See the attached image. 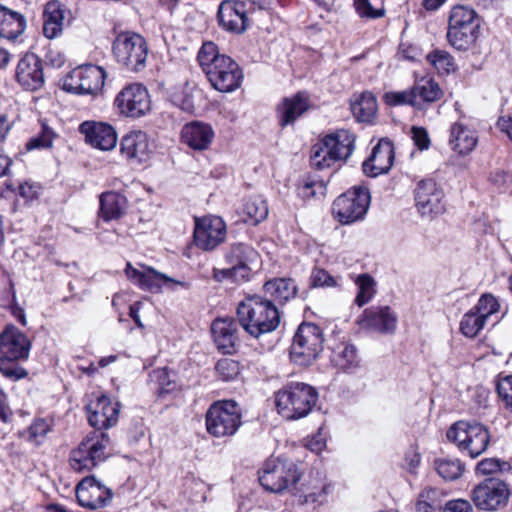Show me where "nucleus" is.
I'll return each instance as SVG.
<instances>
[{"mask_svg":"<svg viewBox=\"0 0 512 512\" xmlns=\"http://www.w3.org/2000/svg\"><path fill=\"white\" fill-rule=\"evenodd\" d=\"M510 468V465L507 462L500 461L495 458H487L482 460L477 465V471L483 475L494 474L497 472H502Z\"/></svg>","mask_w":512,"mask_h":512,"instance_id":"nucleus-54","label":"nucleus"},{"mask_svg":"<svg viewBox=\"0 0 512 512\" xmlns=\"http://www.w3.org/2000/svg\"><path fill=\"white\" fill-rule=\"evenodd\" d=\"M416 207L424 217H434L445 210L444 192L432 179L421 180L414 191Z\"/></svg>","mask_w":512,"mask_h":512,"instance_id":"nucleus-17","label":"nucleus"},{"mask_svg":"<svg viewBox=\"0 0 512 512\" xmlns=\"http://www.w3.org/2000/svg\"><path fill=\"white\" fill-rule=\"evenodd\" d=\"M216 373L223 381L235 380L240 375V364L239 362L230 359H220L215 367Z\"/></svg>","mask_w":512,"mask_h":512,"instance_id":"nucleus-50","label":"nucleus"},{"mask_svg":"<svg viewBox=\"0 0 512 512\" xmlns=\"http://www.w3.org/2000/svg\"><path fill=\"white\" fill-rule=\"evenodd\" d=\"M56 138H58L57 133L46 123H42L41 132L27 142L26 148L27 150L51 148Z\"/></svg>","mask_w":512,"mask_h":512,"instance_id":"nucleus-48","label":"nucleus"},{"mask_svg":"<svg viewBox=\"0 0 512 512\" xmlns=\"http://www.w3.org/2000/svg\"><path fill=\"white\" fill-rule=\"evenodd\" d=\"M427 61L439 74L445 75L456 70L454 58L444 50H434L426 56Z\"/></svg>","mask_w":512,"mask_h":512,"instance_id":"nucleus-42","label":"nucleus"},{"mask_svg":"<svg viewBox=\"0 0 512 512\" xmlns=\"http://www.w3.org/2000/svg\"><path fill=\"white\" fill-rule=\"evenodd\" d=\"M52 431V425L44 418L35 419L27 428L18 431V437L31 445L40 446L46 440L48 433Z\"/></svg>","mask_w":512,"mask_h":512,"instance_id":"nucleus-38","label":"nucleus"},{"mask_svg":"<svg viewBox=\"0 0 512 512\" xmlns=\"http://www.w3.org/2000/svg\"><path fill=\"white\" fill-rule=\"evenodd\" d=\"M88 421L96 429H108L114 426L119 418L120 404L111 402V400L101 395L95 401H91L87 406Z\"/></svg>","mask_w":512,"mask_h":512,"instance_id":"nucleus-22","label":"nucleus"},{"mask_svg":"<svg viewBox=\"0 0 512 512\" xmlns=\"http://www.w3.org/2000/svg\"><path fill=\"white\" fill-rule=\"evenodd\" d=\"M446 436L462 453L471 458L483 454L490 443L488 428L477 421H457L447 430Z\"/></svg>","mask_w":512,"mask_h":512,"instance_id":"nucleus-5","label":"nucleus"},{"mask_svg":"<svg viewBox=\"0 0 512 512\" xmlns=\"http://www.w3.org/2000/svg\"><path fill=\"white\" fill-rule=\"evenodd\" d=\"M398 317L389 306H371L365 309L358 320L362 329L380 334H393Z\"/></svg>","mask_w":512,"mask_h":512,"instance_id":"nucleus-18","label":"nucleus"},{"mask_svg":"<svg viewBox=\"0 0 512 512\" xmlns=\"http://www.w3.org/2000/svg\"><path fill=\"white\" fill-rule=\"evenodd\" d=\"M263 290L273 303H285L296 297L298 287L291 278H274L264 283Z\"/></svg>","mask_w":512,"mask_h":512,"instance_id":"nucleus-33","label":"nucleus"},{"mask_svg":"<svg viewBox=\"0 0 512 512\" xmlns=\"http://www.w3.org/2000/svg\"><path fill=\"white\" fill-rule=\"evenodd\" d=\"M108 444L109 437L103 432L86 436L71 453V467L78 472L92 470L106 459Z\"/></svg>","mask_w":512,"mask_h":512,"instance_id":"nucleus-11","label":"nucleus"},{"mask_svg":"<svg viewBox=\"0 0 512 512\" xmlns=\"http://www.w3.org/2000/svg\"><path fill=\"white\" fill-rule=\"evenodd\" d=\"M435 468L438 474L445 480H455L459 478L463 471L464 466L458 459L443 458L435 461Z\"/></svg>","mask_w":512,"mask_h":512,"instance_id":"nucleus-43","label":"nucleus"},{"mask_svg":"<svg viewBox=\"0 0 512 512\" xmlns=\"http://www.w3.org/2000/svg\"><path fill=\"white\" fill-rule=\"evenodd\" d=\"M213 278L217 282H222L223 280L226 279L239 280L240 274L236 270H233L232 266H228L227 268L223 269L214 268Z\"/></svg>","mask_w":512,"mask_h":512,"instance_id":"nucleus-58","label":"nucleus"},{"mask_svg":"<svg viewBox=\"0 0 512 512\" xmlns=\"http://www.w3.org/2000/svg\"><path fill=\"white\" fill-rule=\"evenodd\" d=\"M416 99L420 102H435L439 100L443 91L432 78H422L412 87Z\"/></svg>","mask_w":512,"mask_h":512,"instance_id":"nucleus-40","label":"nucleus"},{"mask_svg":"<svg viewBox=\"0 0 512 512\" xmlns=\"http://www.w3.org/2000/svg\"><path fill=\"white\" fill-rule=\"evenodd\" d=\"M31 349L28 337L14 326L0 334V357L27 360Z\"/></svg>","mask_w":512,"mask_h":512,"instance_id":"nucleus-24","label":"nucleus"},{"mask_svg":"<svg viewBox=\"0 0 512 512\" xmlns=\"http://www.w3.org/2000/svg\"><path fill=\"white\" fill-rule=\"evenodd\" d=\"M326 187L323 182L316 180H307L304 181L298 187V194L306 199L315 196L317 193L323 195L325 193Z\"/></svg>","mask_w":512,"mask_h":512,"instance_id":"nucleus-55","label":"nucleus"},{"mask_svg":"<svg viewBox=\"0 0 512 512\" xmlns=\"http://www.w3.org/2000/svg\"><path fill=\"white\" fill-rule=\"evenodd\" d=\"M351 111L359 122H371L377 112V101L370 92L354 96L351 101Z\"/></svg>","mask_w":512,"mask_h":512,"instance_id":"nucleus-36","label":"nucleus"},{"mask_svg":"<svg viewBox=\"0 0 512 512\" xmlns=\"http://www.w3.org/2000/svg\"><path fill=\"white\" fill-rule=\"evenodd\" d=\"M497 127L512 140V117H500Z\"/></svg>","mask_w":512,"mask_h":512,"instance_id":"nucleus-63","label":"nucleus"},{"mask_svg":"<svg viewBox=\"0 0 512 512\" xmlns=\"http://www.w3.org/2000/svg\"><path fill=\"white\" fill-rule=\"evenodd\" d=\"M385 102L390 106L410 105L420 107V102L416 99L413 89L403 91H391L384 94Z\"/></svg>","mask_w":512,"mask_h":512,"instance_id":"nucleus-47","label":"nucleus"},{"mask_svg":"<svg viewBox=\"0 0 512 512\" xmlns=\"http://www.w3.org/2000/svg\"><path fill=\"white\" fill-rule=\"evenodd\" d=\"M499 307L497 299L492 294H483L472 309L487 322L492 314L498 312Z\"/></svg>","mask_w":512,"mask_h":512,"instance_id":"nucleus-51","label":"nucleus"},{"mask_svg":"<svg viewBox=\"0 0 512 512\" xmlns=\"http://www.w3.org/2000/svg\"><path fill=\"white\" fill-rule=\"evenodd\" d=\"M394 162V145L389 139H381L373 147L370 157L362 164L363 172L370 177L387 173Z\"/></svg>","mask_w":512,"mask_h":512,"instance_id":"nucleus-25","label":"nucleus"},{"mask_svg":"<svg viewBox=\"0 0 512 512\" xmlns=\"http://www.w3.org/2000/svg\"><path fill=\"white\" fill-rule=\"evenodd\" d=\"M113 54L118 63L130 71L144 69L148 57V46L145 39L132 32L119 34L113 43Z\"/></svg>","mask_w":512,"mask_h":512,"instance_id":"nucleus-10","label":"nucleus"},{"mask_svg":"<svg viewBox=\"0 0 512 512\" xmlns=\"http://www.w3.org/2000/svg\"><path fill=\"white\" fill-rule=\"evenodd\" d=\"M318 400L316 389L303 382H291L276 393L278 413L287 420L307 416Z\"/></svg>","mask_w":512,"mask_h":512,"instance_id":"nucleus-3","label":"nucleus"},{"mask_svg":"<svg viewBox=\"0 0 512 512\" xmlns=\"http://www.w3.org/2000/svg\"><path fill=\"white\" fill-rule=\"evenodd\" d=\"M112 492L94 477L82 479L76 487L78 503L85 508L99 509L108 505L112 500Z\"/></svg>","mask_w":512,"mask_h":512,"instance_id":"nucleus-19","label":"nucleus"},{"mask_svg":"<svg viewBox=\"0 0 512 512\" xmlns=\"http://www.w3.org/2000/svg\"><path fill=\"white\" fill-rule=\"evenodd\" d=\"M243 213L247 216L246 221L258 224L268 215L267 203L261 196L250 197L244 203Z\"/></svg>","mask_w":512,"mask_h":512,"instance_id":"nucleus-41","label":"nucleus"},{"mask_svg":"<svg viewBox=\"0 0 512 512\" xmlns=\"http://www.w3.org/2000/svg\"><path fill=\"white\" fill-rule=\"evenodd\" d=\"M125 273L127 278L133 283L140 285L142 278L144 277L145 268L143 270L134 268L130 263L126 264Z\"/></svg>","mask_w":512,"mask_h":512,"instance_id":"nucleus-62","label":"nucleus"},{"mask_svg":"<svg viewBox=\"0 0 512 512\" xmlns=\"http://www.w3.org/2000/svg\"><path fill=\"white\" fill-rule=\"evenodd\" d=\"M22 360L0 357V373L6 379L17 382L28 376V371L20 365Z\"/></svg>","mask_w":512,"mask_h":512,"instance_id":"nucleus-44","label":"nucleus"},{"mask_svg":"<svg viewBox=\"0 0 512 512\" xmlns=\"http://www.w3.org/2000/svg\"><path fill=\"white\" fill-rule=\"evenodd\" d=\"M480 21L476 12L466 6H455L450 13L447 39L459 50L467 51L479 36Z\"/></svg>","mask_w":512,"mask_h":512,"instance_id":"nucleus-6","label":"nucleus"},{"mask_svg":"<svg viewBox=\"0 0 512 512\" xmlns=\"http://www.w3.org/2000/svg\"><path fill=\"white\" fill-rule=\"evenodd\" d=\"M121 153L133 163L146 162L151 154L148 136L143 131H131L121 140Z\"/></svg>","mask_w":512,"mask_h":512,"instance_id":"nucleus-27","label":"nucleus"},{"mask_svg":"<svg viewBox=\"0 0 512 512\" xmlns=\"http://www.w3.org/2000/svg\"><path fill=\"white\" fill-rule=\"evenodd\" d=\"M355 8L361 17L379 18L384 14V9L374 8L371 0H354Z\"/></svg>","mask_w":512,"mask_h":512,"instance_id":"nucleus-56","label":"nucleus"},{"mask_svg":"<svg viewBox=\"0 0 512 512\" xmlns=\"http://www.w3.org/2000/svg\"><path fill=\"white\" fill-rule=\"evenodd\" d=\"M322 329L314 323H302L293 338L291 359L298 365H309L323 350Z\"/></svg>","mask_w":512,"mask_h":512,"instance_id":"nucleus-7","label":"nucleus"},{"mask_svg":"<svg viewBox=\"0 0 512 512\" xmlns=\"http://www.w3.org/2000/svg\"><path fill=\"white\" fill-rule=\"evenodd\" d=\"M214 138V131L209 124L191 122L183 126L181 131L182 142L194 150H206Z\"/></svg>","mask_w":512,"mask_h":512,"instance_id":"nucleus-28","label":"nucleus"},{"mask_svg":"<svg viewBox=\"0 0 512 512\" xmlns=\"http://www.w3.org/2000/svg\"><path fill=\"white\" fill-rule=\"evenodd\" d=\"M337 286V280L326 270L314 268L310 275L311 288H329Z\"/></svg>","mask_w":512,"mask_h":512,"instance_id":"nucleus-52","label":"nucleus"},{"mask_svg":"<svg viewBox=\"0 0 512 512\" xmlns=\"http://www.w3.org/2000/svg\"><path fill=\"white\" fill-rule=\"evenodd\" d=\"M226 234V224L221 217L206 216L195 219L194 242L204 251L218 247L225 240Z\"/></svg>","mask_w":512,"mask_h":512,"instance_id":"nucleus-16","label":"nucleus"},{"mask_svg":"<svg viewBox=\"0 0 512 512\" xmlns=\"http://www.w3.org/2000/svg\"><path fill=\"white\" fill-rule=\"evenodd\" d=\"M16 80L29 91L41 88L44 84L42 60L33 53L23 56L16 67Z\"/></svg>","mask_w":512,"mask_h":512,"instance_id":"nucleus-23","label":"nucleus"},{"mask_svg":"<svg viewBox=\"0 0 512 512\" xmlns=\"http://www.w3.org/2000/svg\"><path fill=\"white\" fill-rule=\"evenodd\" d=\"M64 6L57 0L49 1L43 9V34L48 39L57 38L63 31Z\"/></svg>","mask_w":512,"mask_h":512,"instance_id":"nucleus-31","label":"nucleus"},{"mask_svg":"<svg viewBox=\"0 0 512 512\" xmlns=\"http://www.w3.org/2000/svg\"><path fill=\"white\" fill-rule=\"evenodd\" d=\"M156 380L160 386V393H167L172 388L171 385L173 384L170 380V376L167 369H161L155 371Z\"/></svg>","mask_w":512,"mask_h":512,"instance_id":"nucleus-60","label":"nucleus"},{"mask_svg":"<svg viewBox=\"0 0 512 512\" xmlns=\"http://www.w3.org/2000/svg\"><path fill=\"white\" fill-rule=\"evenodd\" d=\"M241 424L240 408L232 400L216 402L206 413L207 432L214 437L232 436Z\"/></svg>","mask_w":512,"mask_h":512,"instance_id":"nucleus-9","label":"nucleus"},{"mask_svg":"<svg viewBox=\"0 0 512 512\" xmlns=\"http://www.w3.org/2000/svg\"><path fill=\"white\" fill-rule=\"evenodd\" d=\"M197 60L211 86L221 93L237 90L244 75L239 64L231 57L221 54L213 42H204L198 51Z\"/></svg>","mask_w":512,"mask_h":512,"instance_id":"nucleus-1","label":"nucleus"},{"mask_svg":"<svg viewBox=\"0 0 512 512\" xmlns=\"http://www.w3.org/2000/svg\"><path fill=\"white\" fill-rule=\"evenodd\" d=\"M10 419V412L6 404V394L0 389V420L8 422Z\"/></svg>","mask_w":512,"mask_h":512,"instance_id":"nucleus-64","label":"nucleus"},{"mask_svg":"<svg viewBox=\"0 0 512 512\" xmlns=\"http://www.w3.org/2000/svg\"><path fill=\"white\" fill-rule=\"evenodd\" d=\"M105 71L96 65H84L73 69L64 82V88L79 95H95L103 87Z\"/></svg>","mask_w":512,"mask_h":512,"instance_id":"nucleus-13","label":"nucleus"},{"mask_svg":"<svg viewBox=\"0 0 512 512\" xmlns=\"http://www.w3.org/2000/svg\"><path fill=\"white\" fill-rule=\"evenodd\" d=\"M79 131L85 135L86 141L95 148L111 150L117 144V134L111 125L85 121L80 125Z\"/></svg>","mask_w":512,"mask_h":512,"instance_id":"nucleus-26","label":"nucleus"},{"mask_svg":"<svg viewBox=\"0 0 512 512\" xmlns=\"http://www.w3.org/2000/svg\"><path fill=\"white\" fill-rule=\"evenodd\" d=\"M355 136L341 129L329 134L311 150V164L317 169L330 167L333 163L345 161L354 150Z\"/></svg>","mask_w":512,"mask_h":512,"instance_id":"nucleus-4","label":"nucleus"},{"mask_svg":"<svg viewBox=\"0 0 512 512\" xmlns=\"http://www.w3.org/2000/svg\"><path fill=\"white\" fill-rule=\"evenodd\" d=\"M300 477L301 474L294 463L271 459L264 464L259 482L265 490L280 493L296 484Z\"/></svg>","mask_w":512,"mask_h":512,"instance_id":"nucleus-12","label":"nucleus"},{"mask_svg":"<svg viewBox=\"0 0 512 512\" xmlns=\"http://www.w3.org/2000/svg\"><path fill=\"white\" fill-rule=\"evenodd\" d=\"M161 282H174V280L157 272L153 268H145L144 277L142 278L139 287L151 292H157L161 288Z\"/></svg>","mask_w":512,"mask_h":512,"instance_id":"nucleus-49","label":"nucleus"},{"mask_svg":"<svg viewBox=\"0 0 512 512\" xmlns=\"http://www.w3.org/2000/svg\"><path fill=\"white\" fill-rule=\"evenodd\" d=\"M237 316L244 331L254 338L275 331L281 319L272 300L258 294L247 295L238 304Z\"/></svg>","mask_w":512,"mask_h":512,"instance_id":"nucleus-2","label":"nucleus"},{"mask_svg":"<svg viewBox=\"0 0 512 512\" xmlns=\"http://www.w3.org/2000/svg\"><path fill=\"white\" fill-rule=\"evenodd\" d=\"M119 112L127 117L138 118L146 115L151 108L147 89L138 83L124 87L115 98Z\"/></svg>","mask_w":512,"mask_h":512,"instance_id":"nucleus-15","label":"nucleus"},{"mask_svg":"<svg viewBox=\"0 0 512 512\" xmlns=\"http://www.w3.org/2000/svg\"><path fill=\"white\" fill-rule=\"evenodd\" d=\"M258 259V252L250 245L235 242L224 251V260L240 274V280H248L252 271V264Z\"/></svg>","mask_w":512,"mask_h":512,"instance_id":"nucleus-21","label":"nucleus"},{"mask_svg":"<svg viewBox=\"0 0 512 512\" xmlns=\"http://www.w3.org/2000/svg\"><path fill=\"white\" fill-rule=\"evenodd\" d=\"M486 322L473 309L464 314L460 322V330L466 336L473 338L483 329Z\"/></svg>","mask_w":512,"mask_h":512,"instance_id":"nucleus-46","label":"nucleus"},{"mask_svg":"<svg viewBox=\"0 0 512 512\" xmlns=\"http://www.w3.org/2000/svg\"><path fill=\"white\" fill-rule=\"evenodd\" d=\"M26 28L23 14L0 4V37L8 40L16 39Z\"/></svg>","mask_w":512,"mask_h":512,"instance_id":"nucleus-32","label":"nucleus"},{"mask_svg":"<svg viewBox=\"0 0 512 512\" xmlns=\"http://www.w3.org/2000/svg\"><path fill=\"white\" fill-rule=\"evenodd\" d=\"M212 335L217 348L224 354L235 351L237 323L233 319H216L211 326Z\"/></svg>","mask_w":512,"mask_h":512,"instance_id":"nucleus-29","label":"nucleus"},{"mask_svg":"<svg viewBox=\"0 0 512 512\" xmlns=\"http://www.w3.org/2000/svg\"><path fill=\"white\" fill-rule=\"evenodd\" d=\"M331 360L336 367L347 373L354 372L360 363L355 346L345 343L332 351Z\"/></svg>","mask_w":512,"mask_h":512,"instance_id":"nucleus-37","label":"nucleus"},{"mask_svg":"<svg viewBox=\"0 0 512 512\" xmlns=\"http://www.w3.org/2000/svg\"><path fill=\"white\" fill-rule=\"evenodd\" d=\"M411 137L414 144L418 147L419 150H427L430 145V139L428 136V132L423 127H412L411 128Z\"/></svg>","mask_w":512,"mask_h":512,"instance_id":"nucleus-57","label":"nucleus"},{"mask_svg":"<svg viewBox=\"0 0 512 512\" xmlns=\"http://www.w3.org/2000/svg\"><path fill=\"white\" fill-rule=\"evenodd\" d=\"M496 389L504 406L512 412V375L500 377Z\"/></svg>","mask_w":512,"mask_h":512,"instance_id":"nucleus-53","label":"nucleus"},{"mask_svg":"<svg viewBox=\"0 0 512 512\" xmlns=\"http://www.w3.org/2000/svg\"><path fill=\"white\" fill-rule=\"evenodd\" d=\"M443 512H472V507L465 500H453L445 504Z\"/></svg>","mask_w":512,"mask_h":512,"instance_id":"nucleus-59","label":"nucleus"},{"mask_svg":"<svg viewBox=\"0 0 512 512\" xmlns=\"http://www.w3.org/2000/svg\"><path fill=\"white\" fill-rule=\"evenodd\" d=\"M449 144L454 151L465 155L475 148L477 136L474 130L461 122H455L450 129Z\"/></svg>","mask_w":512,"mask_h":512,"instance_id":"nucleus-34","label":"nucleus"},{"mask_svg":"<svg viewBox=\"0 0 512 512\" xmlns=\"http://www.w3.org/2000/svg\"><path fill=\"white\" fill-rule=\"evenodd\" d=\"M127 208V199L117 192H105L100 195V216L105 221L120 218Z\"/></svg>","mask_w":512,"mask_h":512,"instance_id":"nucleus-35","label":"nucleus"},{"mask_svg":"<svg viewBox=\"0 0 512 512\" xmlns=\"http://www.w3.org/2000/svg\"><path fill=\"white\" fill-rule=\"evenodd\" d=\"M510 496L508 485L498 478H487L479 483L472 493L476 507L486 511H495L506 506Z\"/></svg>","mask_w":512,"mask_h":512,"instance_id":"nucleus-14","label":"nucleus"},{"mask_svg":"<svg viewBox=\"0 0 512 512\" xmlns=\"http://www.w3.org/2000/svg\"><path fill=\"white\" fill-rule=\"evenodd\" d=\"M325 497L326 488H322L321 491L318 493H310L308 495H305L303 497V500L301 501V504L306 506L311 505L313 508H315L316 505L322 504L325 501Z\"/></svg>","mask_w":512,"mask_h":512,"instance_id":"nucleus-61","label":"nucleus"},{"mask_svg":"<svg viewBox=\"0 0 512 512\" xmlns=\"http://www.w3.org/2000/svg\"><path fill=\"white\" fill-rule=\"evenodd\" d=\"M370 199L368 188L355 186L334 200L333 216L343 225L362 220L368 211Z\"/></svg>","mask_w":512,"mask_h":512,"instance_id":"nucleus-8","label":"nucleus"},{"mask_svg":"<svg viewBox=\"0 0 512 512\" xmlns=\"http://www.w3.org/2000/svg\"><path fill=\"white\" fill-rule=\"evenodd\" d=\"M217 18L220 27L235 34L243 33L249 25L246 5L238 0H224L218 8Z\"/></svg>","mask_w":512,"mask_h":512,"instance_id":"nucleus-20","label":"nucleus"},{"mask_svg":"<svg viewBox=\"0 0 512 512\" xmlns=\"http://www.w3.org/2000/svg\"><path fill=\"white\" fill-rule=\"evenodd\" d=\"M308 109V96L304 92L284 98L278 105L277 115L281 127L293 124Z\"/></svg>","mask_w":512,"mask_h":512,"instance_id":"nucleus-30","label":"nucleus"},{"mask_svg":"<svg viewBox=\"0 0 512 512\" xmlns=\"http://www.w3.org/2000/svg\"><path fill=\"white\" fill-rule=\"evenodd\" d=\"M356 285L358 287V293L355 298V303L362 307L367 304L375 294V281L368 274H361L356 279Z\"/></svg>","mask_w":512,"mask_h":512,"instance_id":"nucleus-45","label":"nucleus"},{"mask_svg":"<svg viewBox=\"0 0 512 512\" xmlns=\"http://www.w3.org/2000/svg\"><path fill=\"white\" fill-rule=\"evenodd\" d=\"M444 493L433 487H426L421 491L416 503L417 512H435L443 507Z\"/></svg>","mask_w":512,"mask_h":512,"instance_id":"nucleus-39","label":"nucleus"}]
</instances>
